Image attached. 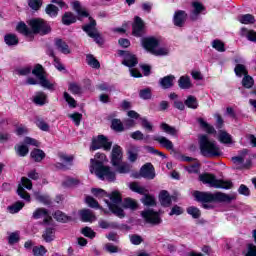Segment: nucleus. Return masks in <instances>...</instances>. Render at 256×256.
Returning a JSON list of instances; mask_svg holds the SVG:
<instances>
[{"label": "nucleus", "instance_id": "393cba45", "mask_svg": "<svg viewBox=\"0 0 256 256\" xmlns=\"http://www.w3.org/2000/svg\"><path fill=\"white\" fill-rule=\"evenodd\" d=\"M4 42L8 47H17L19 45V38L17 35L9 33L4 36Z\"/></svg>", "mask_w": 256, "mask_h": 256}, {"label": "nucleus", "instance_id": "6ab92c4d", "mask_svg": "<svg viewBox=\"0 0 256 256\" xmlns=\"http://www.w3.org/2000/svg\"><path fill=\"white\" fill-rule=\"evenodd\" d=\"M187 20V13L183 10L175 12L173 22L176 27H183L185 21Z\"/></svg>", "mask_w": 256, "mask_h": 256}, {"label": "nucleus", "instance_id": "58836bf2", "mask_svg": "<svg viewBox=\"0 0 256 256\" xmlns=\"http://www.w3.org/2000/svg\"><path fill=\"white\" fill-rule=\"evenodd\" d=\"M77 21V17L71 12H66L62 17V22L64 25H71Z\"/></svg>", "mask_w": 256, "mask_h": 256}, {"label": "nucleus", "instance_id": "6e6552de", "mask_svg": "<svg viewBox=\"0 0 256 256\" xmlns=\"http://www.w3.org/2000/svg\"><path fill=\"white\" fill-rule=\"evenodd\" d=\"M113 142L109 141L105 135H98L92 139L90 151H97V149H103L104 151H111Z\"/></svg>", "mask_w": 256, "mask_h": 256}, {"label": "nucleus", "instance_id": "72a5a7b5", "mask_svg": "<svg viewBox=\"0 0 256 256\" xmlns=\"http://www.w3.org/2000/svg\"><path fill=\"white\" fill-rule=\"evenodd\" d=\"M113 167L116 168L117 173H121V174L129 173V171H131V165L123 161H121L119 165H113Z\"/></svg>", "mask_w": 256, "mask_h": 256}, {"label": "nucleus", "instance_id": "7c9ffc66", "mask_svg": "<svg viewBox=\"0 0 256 256\" xmlns=\"http://www.w3.org/2000/svg\"><path fill=\"white\" fill-rule=\"evenodd\" d=\"M30 157H32L36 163H41V161L45 159V152H43L41 149H34L31 151Z\"/></svg>", "mask_w": 256, "mask_h": 256}, {"label": "nucleus", "instance_id": "2eb2a0df", "mask_svg": "<svg viewBox=\"0 0 256 256\" xmlns=\"http://www.w3.org/2000/svg\"><path fill=\"white\" fill-rule=\"evenodd\" d=\"M234 63H236V66L234 68V73L236 75V77H245L248 75V71H247V67L243 64L240 63H244L243 58L241 57H237L234 59Z\"/></svg>", "mask_w": 256, "mask_h": 256}, {"label": "nucleus", "instance_id": "bf43d9fd", "mask_svg": "<svg viewBox=\"0 0 256 256\" xmlns=\"http://www.w3.org/2000/svg\"><path fill=\"white\" fill-rule=\"evenodd\" d=\"M123 207H125V209H137V202L131 198H126Z\"/></svg>", "mask_w": 256, "mask_h": 256}, {"label": "nucleus", "instance_id": "338daca9", "mask_svg": "<svg viewBox=\"0 0 256 256\" xmlns=\"http://www.w3.org/2000/svg\"><path fill=\"white\" fill-rule=\"evenodd\" d=\"M32 251L34 256H43L47 253V249L44 246H35Z\"/></svg>", "mask_w": 256, "mask_h": 256}, {"label": "nucleus", "instance_id": "f03ea898", "mask_svg": "<svg viewBox=\"0 0 256 256\" xmlns=\"http://www.w3.org/2000/svg\"><path fill=\"white\" fill-rule=\"evenodd\" d=\"M95 159L90 160V173H95V175L102 180L106 179V181L110 182L115 181V172H113L109 166L103 165V161H105V154L97 153L95 155Z\"/></svg>", "mask_w": 256, "mask_h": 256}, {"label": "nucleus", "instance_id": "5fc2aeb1", "mask_svg": "<svg viewBox=\"0 0 256 256\" xmlns=\"http://www.w3.org/2000/svg\"><path fill=\"white\" fill-rule=\"evenodd\" d=\"M242 85L245 87V89H251V87L254 85L253 77L249 75L244 76L242 79Z\"/></svg>", "mask_w": 256, "mask_h": 256}, {"label": "nucleus", "instance_id": "cd10ccee", "mask_svg": "<svg viewBox=\"0 0 256 256\" xmlns=\"http://www.w3.org/2000/svg\"><path fill=\"white\" fill-rule=\"evenodd\" d=\"M72 7L80 17H89V12H87V10L81 6L79 1L73 2Z\"/></svg>", "mask_w": 256, "mask_h": 256}, {"label": "nucleus", "instance_id": "4be33fe9", "mask_svg": "<svg viewBox=\"0 0 256 256\" xmlns=\"http://www.w3.org/2000/svg\"><path fill=\"white\" fill-rule=\"evenodd\" d=\"M80 217L81 220L84 223H93V221L97 220V217L95 216V214L93 213V211L89 210V209H83L80 211Z\"/></svg>", "mask_w": 256, "mask_h": 256}, {"label": "nucleus", "instance_id": "9d476101", "mask_svg": "<svg viewBox=\"0 0 256 256\" xmlns=\"http://www.w3.org/2000/svg\"><path fill=\"white\" fill-rule=\"evenodd\" d=\"M21 181H22V184H19L17 193L19 197H21V199H25V201H31V196L29 195V193L25 191V189H28V190L33 189V183L28 178H25V177H22Z\"/></svg>", "mask_w": 256, "mask_h": 256}, {"label": "nucleus", "instance_id": "052dcab7", "mask_svg": "<svg viewBox=\"0 0 256 256\" xmlns=\"http://www.w3.org/2000/svg\"><path fill=\"white\" fill-rule=\"evenodd\" d=\"M32 73L37 77L38 79L44 77L43 74V66L41 64H37L34 69L32 70Z\"/></svg>", "mask_w": 256, "mask_h": 256}, {"label": "nucleus", "instance_id": "69168bd1", "mask_svg": "<svg viewBox=\"0 0 256 256\" xmlns=\"http://www.w3.org/2000/svg\"><path fill=\"white\" fill-rule=\"evenodd\" d=\"M245 256H256V246L254 244H248L244 252Z\"/></svg>", "mask_w": 256, "mask_h": 256}, {"label": "nucleus", "instance_id": "e2e57ef3", "mask_svg": "<svg viewBox=\"0 0 256 256\" xmlns=\"http://www.w3.org/2000/svg\"><path fill=\"white\" fill-rule=\"evenodd\" d=\"M81 233H82V235H84V237H88L89 239H94V237L96 235L95 231H93V229H91L89 227L83 228Z\"/></svg>", "mask_w": 256, "mask_h": 256}, {"label": "nucleus", "instance_id": "aec40b11", "mask_svg": "<svg viewBox=\"0 0 256 256\" xmlns=\"http://www.w3.org/2000/svg\"><path fill=\"white\" fill-rule=\"evenodd\" d=\"M192 7L193 10L190 14V19H192V21H195L197 20V17H199V15H201V13L205 11V6H203V4H201L200 2H193Z\"/></svg>", "mask_w": 256, "mask_h": 256}, {"label": "nucleus", "instance_id": "ea45409f", "mask_svg": "<svg viewBox=\"0 0 256 256\" xmlns=\"http://www.w3.org/2000/svg\"><path fill=\"white\" fill-rule=\"evenodd\" d=\"M130 137L135 141H149V135L145 136V134H143V132H141L140 130L131 133Z\"/></svg>", "mask_w": 256, "mask_h": 256}, {"label": "nucleus", "instance_id": "f8f14e48", "mask_svg": "<svg viewBox=\"0 0 256 256\" xmlns=\"http://www.w3.org/2000/svg\"><path fill=\"white\" fill-rule=\"evenodd\" d=\"M144 34L145 22H143V19H141V17L136 16L132 25V35H134V37H143Z\"/></svg>", "mask_w": 256, "mask_h": 256}, {"label": "nucleus", "instance_id": "13d9d810", "mask_svg": "<svg viewBox=\"0 0 256 256\" xmlns=\"http://www.w3.org/2000/svg\"><path fill=\"white\" fill-rule=\"evenodd\" d=\"M25 207V204L23 202H16L12 206H8V210L10 213H19L20 209H23Z\"/></svg>", "mask_w": 256, "mask_h": 256}, {"label": "nucleus", "instance_id": "774afa93", "mask_svg": "<svg viewBox=\"0 0 256 256\" xmlns=\"http://www.w3.org/2000/svg\"><path fill=\"white\" fill-rule=\"evenodd\" d=\"M19 232L11 233L8 237V243L9 245H15V243H19Z\"/></svg>", "mask_w": 256, "mask_h": 256}, {"label": "nucleus", "instance_id": "4468645a", "mask_svg": "<svg viewBox=\"0 0 256 256\" xmlns=\"http://www.w3.org/2000/svg\"><path fill=\"white\" fill-rule=\"evenodd\" d=\"M118 55H120L121 57H123L124 55V60L122 61V65H125L126 67H135V65H137L138 63L137 57H135V55L133 54H129V52L120 50L118 52Z\"/></svg>", "mask_w": 256, "mask_h": 256}, {"label": "nucleus", "instance_id": "7ed1b4c3", "mask_svg": "<svg viewBox=\"0 0 256 256\" xmlns=\"http://www.w3.org/2000/svg\"><path fill=\"white\" fill-rule=\"evenodd\" d=\"M199 147L200 153L203 157L213 158V157H221L223 152L217 142L211 140L207 135H201L199 137Z\"/></svg>", "mask_w": 256, "mask_h": 256}, {"label": "nucleus", "instance_id": "a878e982", "mask_svg": "<svg viewBox=\"0 0 256 256\" xmlns=\"http://www.w3.org/2000/svg\"><path fill=\"white\" fill-rule=\"evenodd\" d=\"M159 200L163 207H170L171 206V196L167 190H162L159 194Z\"/></svg>", "mask_w": 256, "mask_h": 256}, {"label": "nucleus", "instance_id": "2f4dec72", "mask_svg": "<svg viewBox=\"0 0 256 256\" xmlns=\"http://www.w3.org/2000/svg\"><path fill=\"white\" fill-rule=\"evenodd\" d=\"M238 21L243 25H253L255 23V17L251 14H244L238 16Z\"/></svg>", "mask_w": 256, "mask_h": 256}, {"label": "nucleus", "instance_id": "f3484780", "mask_svg": "<svg viewBox=\"0 0 256 256\" xmlns=\"http://www.w3.org/2000/svg\"><path fill=\"white\" fill-rule=\"evenodd\" d=\"M33 219H44V223H49L51 221V216L49 215V211L45 208H37L33 214Z\"/></svg>", "mask_w": 256, "mask_h": 256}, {"label": "nucleus", "instance_id": "864d4df0", "mask_svg": "<svg viewBox=\"0 0 256 256\" xmlns=\"http://www.w3.org/2000/svg\"><path fill=\"white\" fill-rule=\"evenodd\" d=\"M129 239L132 245H141V243H143V237L138 234H130Z\"/></svg>", "mask_w": 256, "mask_h": 256}, {"label": "nucleus", "instance_id": "bb28decb", "mask_svg": "<svg viewBox=\"0 0 256 256\" xmlns=\"http://www.w3.org/2000/svg\"><path fill=\"white\" fill-rule=\"evenodd\" d=\"M39 85H41V87L44 89H48V91H55V87L57 86L55 82L49 81L47 78H45V76H42L39 79Z\"/></svg>", "mask_w": 256, "mask_h": 256}, {"label": "nucleus", "instance_id": "8fccbe9b", "mask_svg": "<svg viewBox=\"0 0 256 256\" xmlns=\"http://www.w3.org/2000/svg\"><path fill=\"white\" fill-rule=\"evenodd\" d=\"M141 127L148 131V133H153V124L147 120V118H140Z\"/></svg>", "mask_w": 256, "mask_h": 256}, {"label": "nucleus", "instance_id": "49530a36", "mask_svg": "<svg viewBox=\"0 0 256 256\" xmlns=\"http://www.w3.org/2000/svg\"><path fill=\"white\" fill-rule=\"evenodd\" d=\"M186 211L188 215H191V217H193V219H199V217H201V210H199V208L195 206L188 207Z\"/></svg>", "mask_w": 256, "mask_h": 256}, {"label": "nucleus", "instance_id": "de8ad7c7", "mask_svg": "<svg viewBox=\"0 0 256 256\" xmlns=\"http://www.w3.org/2000/svg\"><path fill=\"white\" fill-rule=\"evenodd\" d=\"M46 13L50 17H57V15L59 13V8L53 4H49L46 7Z\"/></svg>", "mask_w": 256, "mask_h": 256}, {"label": "nucleus", "instance_id": "9b49d317", "mask_svg": "<svg viewBox=\"0 0 256 256\" xmlns=\"http://www.w3.org/2000/svg\"><path fill=\"white\" fill-rule=\"evenodd\" d=\"M141 215L145 219L146 223H149L150 225H161V223H163L159 212H155L151 209L142 211Z\"/></svg>", "mask_w": 256, "mask_h": 256}, {"label": "nucleus", "instance_id": "c756f323", "mask_svg": "<svg viewBox=\"0 0 256 256\" xmlns=\"http://www.w3.org/2000/svg\"><path fill=\"white\" fill-rule=\"evenodd\" d=\"M178 87L180 89H191L193 85L191 84L189 76H181L178 80Z\"/></svg>", "mask_w": 256, "mask_h": 256}, {"label": "nucleus", "instance_id": "20e7f679", "mask_svg": "<svg viewBox=\"0 0 256 256\" xmlns=\"http://www.w3.org/2000/svg\"><path fill=\"white\" fill-rule=\"evenodd\" d=\"M194 197L196 201H199L200 203H231V201L235 199V197L225 194L223 192L211 193L195 191Z\"/></svg>", "mask_w": 256, "mask_h": 256}, {"label": "nucleus", "instance_id": "39448f33", "mask_svg": "<svg viewBox=\"0 0 256 256\" xmlns=\"http://www.w3.org/2000/svg\"><path fill=\"white\" fill-rule=\"evenodd\" d=\"M141 43L142 47H144L146 51L156 57H165V55H169V48L159 47L160 41L155 37L142 38Z\"/></svg>", "mask_w": 256, "mask_h": 256}, {"label": "nucleus", "instance_id": "f704fd0d", "mask_svg": "<svg viewBox=\"0 0 256 256\" xmlns=\"http://www.w3.org/2000/svg\"><path fill=\"white\" fill-rule=\"evenodd\" d=\"M98 225L101 229H119V224L116 222H108L107 220H99Z\"/></svg>", "mask_w": 256, "mask_h": 256}, {"label": "nucleus", "instance_id": "a19ab883", "mask_svg": "<svg viewBox=\"0 0 256 256\" xmlns=\"http://www.w3.org/2000/svg\"><path fill=\"white\" fill-rule=\"evenodd\" d=\"M218 139H219L220 143L229 144L232 142L231 134L227 133L224 130L219 131Z\"/></svg>", "mask_w": 256, "mask_h": 256}, {"label": "nucleus", "instance_id": "c9c22d12", "mask_svg": "<svg viewBox=\"0 0 256 256\" xmlns=\"http://www.w3.org/2000/svg\"><path fill=\"white\" fill-rule=\"evenodd\" d=\"M86 63L92 67V69H100L101 64L99 63V60L95 58V56L88 54L86 56Z\"/></svg>", "mask_w": 256, "mask_h": 256}, {"label": "nucleus", "instance_id": "79ce46f5", "mask_svg": "<svg viewBox=\"0 0 256 256\" xmlns=\"http://www.w3.org/2000/svg\"><path fill=\"white\" fill-rule=\"evenodd\" d=\"M198 123H199L200 127H202V129L205 130L206 133H210V134L215 133V128L212 125H210L209 123L205 122V120H203V118H199Z\"/></svg>", "mask_w": 256, "mask_h": 256}, {"label": "nucleus", "instance_id": "3c124183", "mask_svg": "<svg viewBox=\"0 0 256 256\" xmlns=\"http://www.w3.org/2000/svg\"><path fill=\"white\" fill-rule=\"evenodd\" d=\"M54 219L60 223H67V221H69V217L59 210L54 213Z\"/></svg>", "mask_w": 256, "mask_h": 256}, {"label": "nucleus", "instance_id": "603ef678", "mask_svg": "<svg viewBox=\"0 0 256 256\" xmlns=\"http://www.w3.org/2000/svg\"><path fill=\"white\" fill-rule=\"evenodd\" d=\"M75 123L76 127L81 125V119H83V114L75 112L73 114H69L68 116Z\"/></svg>", "mask_w": 256, "mask_h": 256}, {"label": "nucleus", "instance_id": "0e129e2a", "mask_svg": "<svg viewBox=\"0 0 256 256\" xmlns=\"http://www.w3.org/2000/svg\"><path fill=\"white\" fill-rule=\"evenodd\" d=\"M59 159L62 163H66V165H72L73 163V156H69L67 154L60 153Z\"/></svg>", "mask_w": 256, "mask_h": 256}, {"label": "nucleus", "instance_id": "a211bd4d", "mask_svg": "<svg viewBox=\"0 0 256 256\" xmlns=\"http://www.w3.org/2000/svg\"><path fill=\"white\" fill-rule=\"evenodd\" d=\"M126 153L130 163H135L139 157V147L133 144H129L126 149Z\"/></svg>", "mask_w": 256, "mask_h": 256}, {"label": "nucleus", "instance_id": "1a4fd4ad", "mask_svg": "<svg viewBox=\"0 0 256 256\" xmlns=\"http://www.w3.org/2000/svg\"><path fill=\"white\" fill-rule=\"evenodd\" d=\"M29 25L32 29V33H39L40 35H47V33H51V27H49L47 22L43 21V19H32L29 21Z\"/></svg>", "mask_w": 256, "mask_h": 256}, {"label": "nucleus", "instance_id": "4c0bfd02", "mask_svg": "<svg viewBox=\"0 0 256 256\" xmlns=\"http://www.w3.org/2000/svg\"><path fill=\"white\" fill-rule=\"evenodd\" d=\"M34 103L36 105H45V103H47V94H45V92L36 93Z\"/></svg>", "mask_w": 256, "mask_h": 256}, {"label": "nucleus", "instance_id": "412c9836", "mask_svg": "<svg viewBox=\"0 0 256 256\" xmlns=\"http://www.w3.org/2000/svg\"><path fill=\"white\" fill-rule=\"evenodd\" d=\"M154 141H157L161 145V147H164V149H167L168 151H173V142L167 137L164 136H154L153 137Z\"/></svg>", "mask_w": 256, "mask_h": 256}, {"label": "nucleus", "instance_id": "a18cd8bd", "mask_svg": "<svg viewBox=\"0 0 256 256\" xmlns=\"http://www.w3.org/2000/svg\"><path fill=\"white\" fill-rule=\"evenodd\" d=\"M143 205H146V207H153L156 205L155 197L144 194L143 198L141 199Z\"/></svg>", "mask_w": 256, "mask_h": 256}, {"label": "nucleus", "instance_id": "c03bdc74", "mask_svg": "<svg viewBox=\"0 0 256 256\" xmlns=\"http://www.w3.org/2000/svg\"><path fill=\"white\" fill-rule=\"evenodd\" d=\"M185 105L189 109H197L199 107V103L197 102V98H195V96H188L185 101Z\"/></svg>", "mask_w": 256, "mask_h": 256}, {"label": "nucleus", "instance_id": "5701e85b", "mask_svg": "<svg viewBox=\"0 0 256 256\" xmlns=\"http://www.w3.org/2000/svg\"><path fill=\"white\" fill-rule=\"evenodd\" d=\"M55 47L58 51H60V53H63V55H69L71 53L69 45L62 39L55 40Z\"/></svg>", "mask_w": 256, "mask_h": 256}, {"label": "nucleus", "instance_id": "e433bc0d", "mask_svg": "<svg viewBox=\"0 0 256 256\" xmlns=\"http://www.w3.org/2000/svg\"><path fill=\"white\" fill-rule=\"evenodd\" d=\"M14 149L19 157H26V155L29 154V147H27V145L18 144L14 147Z\"/></svg>", "mask_w": 256, "mask_h": 256}, {"label": "nucleus", "instance_id": "37998d69", "mask_svg": "<svg viewBox=\"0 0 256 256\" xmlns=\"http://www.w3.org/2000/svg\"><path fill=\"white\" fill-rule=\"evenodd\" d=\"M131 191H134V193H138L139 195H145L147 193V189L145 187H142L137 182H133L130 184Z\"/></svg>", "mask_w": 256, "mask_h": 256}, {"label": "nucleus", "instance_id": "0eeeda50", "mask_svg": "<svg viewBox=\"0 0 256 256\" xmlns=\"http://www.w3.org/2000/svg\"><path fill=\"white\" fill-rule=\"evenodd\" d=\"M89 23L82 26V30L97 43V45H103V37L101 36V33H99V30L97 29V21L93 19L92 17H89Z\"/></svg>", "mask_w": 256, "mask_h": 256}, {"label": "nucleus", "instance_id": "b1692460", "mask_svg": "<svg viewBox=\"0 0 256 256\" xmlns=\"http://www.w3.org/2000/svg\"><path fill=\"white\" fill-rule=\"evenodd\" d=\"M175 81V76L168 75L163 78H160L159 85L162 87V89H171L173 87Z\"/></svg>", "mask_w": 256, "mask_h": 256}, {"label": "nucleus", "instance_id": "c85d7f7f", "mask_svg": "<svg viewBox=\"0 0 256 256\" xmlns=\"http://www.w3.org/2000/svg\"><path fill=\"white\" fill-rule=\"evenodd\" d=\"M160 128L164 133H167L168 135H172V137H177V134L179 133V130L175 127L169 126V124L163 122L160 125Z\"/></svg>", "mask_w": 256, "mask_h": 256}, {"label": "nucleus", "instance_id": "09e8293b", "mask_svg": "<svg viewBox=\"0 0 256 256\" xmlns=\"http://www.w3.org/2000/svg\"><path fill=\"white\" fill-rule=\"evenodd\" d=\"M212 47L216 51H219V53H225V43H223L221 40H214L212 42Z\"/></svg>", "mask_w": 256, "mask_h": 256}, {"label": "nucleus", "instance_id": "dca6fc26", "mask_svg": "<svg viewBox=\"0 0 256 256\" xmlns=\"http://www.w3.org/2000/svg\"><path fill=\"white\" fill-rule=\"evenodd\" d=\"M140 177L144 179H155V168L151 163H146L141 167Z\"/></svg>", "mask_w": 256, "mask_h": 256}, {"label": "nucleus", "instance_id": "423d86ee", "mask_svg": "<svg viewBox=\"0 0 256 256\" xmlns=\"http://www.w3.org/2000/svg\"><path fill=\"white\" fill-rule=\"evenodd\" d=\"M199 179L202 183H206L210 187H214V189H231V187H233V183L231 181L219 180L215 175L209 173L201 174Z\"/></svg>", "mask_w": 256, "mask_h": 256}, {"label": "nucleus", "instance_id": "680f3d73", "mask_svg": "<svg viewBox=\"0 0 256 256\" xmlns=\"http://www.w3.org/2000/svg\"><path fill=\"white\" fill-rule=\"evenodd\" d=\"M17 31L23 35H31V30H29L25 23H19L17 25Z\"/></svg>", "mask_w": 256, "mask_h": 256}, {"label": "nucleus", "instance_id": "6e6d98bb", "mask_svg": "<svg viewBox=\"0 0 256 256\" xmlns=\"http://www.w3.org/2000/svg\"><path fill=\"white\" fill-rule=\"evenodd\" d=\"M112 129L118 132L125 131V127H123V122H121V120L119 119L112 120Z\"/></svg>", "mask_w": 256, "mask_h": 256}, {"label": "nucleus", "instance_id": "ddd939ff", "mask_svg": "<svg viewBox=\"0 0 256 256\" xmlns=\"http://www.w3.org/2000/svg\"><path fill=\"white\" fill-rule=\"evenodd\" d=\"M121 161H123V149L121 148V146L115 144L112 148L111 164L119 165Z\"/></svg>", "mask_w": 256, "mask_h": 256}, {"label": "nucleus", "instance_id": "f257e3e1", "mask_svg": "<svg viewBox=\"0 0 256 256\" xmlns=\"http://www.w3.org/2000/svg\"><path fill=\"white\" fill-rule=\"evenodd\" d=\"M91 192L94 194V197H109L111 202H109V200H105V203L109 207L110 211L120 219H123V217H125V212L121 208V203L123 202V200L119 192L114 191L111 194H107L105 190L99 188H92Z\"/></svg>", "mask_w": 256, "mask_h": 256}, {"label": "nucleus", "instance_id": "473e14b6", "mask_svg": "<svg viewBox=\"0 0 256 256\" xmlns=\"http://www.w3.org/2000/svg\"><path fill=\"white\" fill-rule=\"evenodd\" d=\"M44 241L46 243H51V241H55V229L54 228H47L43 235H42Z\"/></svg>", "mask_w": 256, "mask_h": 256}, {"label": "nucleus", "instance_id": "4d7b16f0", "mask_svg": "<svg viewBox=\"0 0 256 256\" xmlns=\"http://www.w3.org/2000/svg\"><path fill=\"white\" fill-rule=\"evenodd\" d=\"M85 201H86L87 205L90 206L92 209H101V207L99 206V202H97V200H95V198H93L91 196H87Z\"/></svg>", "mask_w": 256, "mask_h": 256}]
</instances>
